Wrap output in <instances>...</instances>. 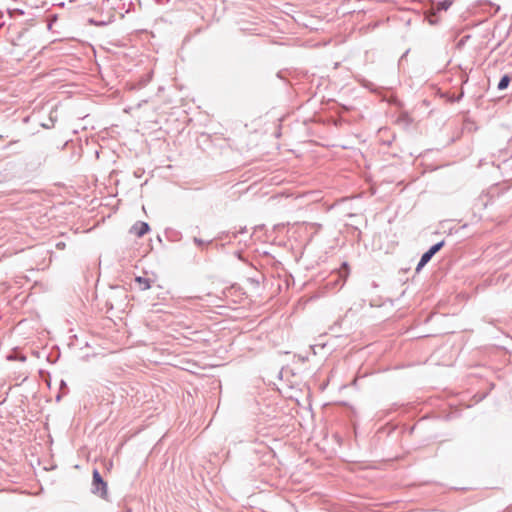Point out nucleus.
Returning <instances> with one entry per match:
<instances>
[{"mask_svg": "<svg viewBox=\"0 0 512 512\" xmlns=\"http://www.w3.org/2000/svg\"><path fill=\"white\" fill-rule=\"evenodd\" d=\"M29 29L19 25H9L7 28V40L13 46L25 47L29 43Z\"/></svg>", "mask_w": 512, "mask_h": 512, "instance_id": "obj_1", "label": "nucleus"}, {"mask_svg": "<svg viewBox=\"0 0 512 512\" xmlns=\"http://www.w3.org/2000/svg\"><path fill=\"white\" fill-rule=\"evenodd\" d=\"M91 492L100 497L101 499L106 500L108 496V486L107 482L103 479L101 473L98 469H94L92 473V487Z\"/></svg>", "mask_w": 512, "mask_h": 512, "instance_id": "obj_2", "label": "nucleus"}, {"mask_svg": "<svg viewBox=\"0 0 512 512\" xmlns=\"http://www.w3.org/2000/svg\"><path fill=\"white\" fill-rule=\"evenodd\" d=\"M445 245V240H441L435 244H433L426 252H424L416 266V272L419 273L433 258V256L438 253Z\"/></svg>", "mask_w": 512, "mask_h": 512, "instance_id": "obj_3", "label": "nucleus"}, {"mask_svg": "<svg viewBox=\"0 0 512 512\" xmlns=\"http://www.w3.org/2000/svg\"><path fill=\"white\" fill-rule=\"evenodd\" d=\"M349 274V265L347 262H343L340 268L332 275V277H335V279H331L329 284L338 285L341 288L345 284Z\"/></svg>", "mask_w": 512, "mask_h": 512, "instance_id": "obj_4", "label": "nucleus"}, {"mask_svg": "<svg viewBox=\"0 0 512 512\" xmlns=\"http://www.w3.org/2000/svg\"><path fill=\"white\" fill-rule=\"evenodd\" d=\"M150 231V226L147 222L137 221L130 229V233L137 237H142Z\"/></svg>", "mask_w": 512, "mask_h": 512, "instance_id": "obj_5", "label": "nucleus"}, {"mask_svg": "<svg viewBox=\"0 0 512 512\" xmlns=\"http://www.w3.org/2000/svg\"><path fill=\"white\" fill-rule=\"evenodd\" d=\"M7 360L9 361H20V362H25L26 361V356L21 353V351L19 350V348H14L11 353H9L7 355Z\"/></svg>", "mask_w": 512, "mask_h": 512, "instance_id": "obj_6", "label": "nucleus"}, {"mask_svg": "<svg viewBox=\"0 0 512 512\" xmlns=\"http://www.w3.org/2000/svg\"><path fill=\"white\" fill-rule=\"evenodd\" d=\"M165 236L168 239V241H170V242H178L182 238L181 232H179L175 229H172V228H167L165 230Z\"/></svg>", "mask_w": 512, "mask_h": 512, "instance_id": "obj_7", "label": "nucleus"}, {"mask_svg": "<svg viewBox=\"0 0 512 512\" xmlns=\"http://www.w3.org/2000/svg\"><path fill=\"white\" fill-rule=\"evenodd\" d=\"M135 282L139 285L140 290L145 291L151 288V280L146 277L137 276Z\"/></svg>", "mask_w": 512, "mask_h": 512, "instance_id": "obj_8", "label": "nucleus"}, {"mask_svg": "<svg viewBox=\"0 0 512 512\" xmlns=\"http://www.w3.org/2000/svg\"><path fill=\"white\" fill-rule=\"evenodd\" d=\"M511 82V76L509 74H504L498 84H497V89L500 90V91H503L505 89L508 88L509 84Z\"/></svg>", "mask_w": 512, "mask_h": 512, "instance_id": "obj_9", "label": "nucleus"}, {"mask_svg": "<svg viewBox=\"0 0 512 512\" xmlns=\"http://www.w3.org/2000/svg\"><path fill=\"white\" fill-rule=\"evenodd\" d=\"M361 85L366 88V89H369L370 91L372 92H376V86L374 85V83L366 80V79H362L361 80Z\"/></svg>", "mask_w": 512, "mask_h": 512, "instance_id": "obj_10", "label": "nucleus"}, {"mask_svg": "<svg viewBox=\"0 0 512 512\" xmlns=\"http://www.w3.org/2000/svg\"><path fill=\"white\" fill-rule=\"evenodd\" d=\"M452 5V1L451 0H442L438 3V7L440 10H448L450 8V6Z\"/></svg>", "mask_w": 512, "mask_h": 512, "instance_id": "obj_11", "label": "nucleus"}, {"mask_svg": "<svg viewBox=\"0 0 512 512\" xmlns=\"http://www.w3.org/2000/svg\"><path fill=\"white\" fill-rule=\"evenodd\" d=\"M464 96V91L461 89L460 93L458 95H453L448 98V100L452 103L459 102Z\"/></svg>", "mask_w": 512, "mask_h": 512, "instance_id": "obj_12", "label": "nucleus"}, {"mask_svg": "<svg viewBox=\"0 0 512 512\" xmlns=\"http://www.w3.org/2000/svg\"><path fill=\"white\" fill-rule=\"evenodd\" d=\"M9 15L10 17H17V16H22L24 15V11L21 10V9H13V10H9Z\"/></svg>", "mask_w": 512, "mask_h": 512, "instance_id": "obj_13", "label": "nucleus"}, {"mask_svg": "<svg viewBox=\"0 0 512 512\" xmlns=\"http://www.w3.org/2000/svg\"><path fill=\"white\" fill-rule=\"evenodd\" d=\"M246 227L240 228L238 231L228 232L227 235L232 234V238L236 239L238 237V234L246 233Z\"/></svg>", "mask_w": 512, "mask_h": 512, "instance_id": "obj_14", "label": "nucleus"}, {"mask_svg": "<svg viewBox=\"0 0 512 512\" xmlns=\"http://www.w3.org/2000/svg\"><path fill=\"white\" fill-rule=\"evenodd\" d=\"M60 392H63V394H67L68 393V386H67V383L65 380H61L60 381Z\"/></svg>", "mask_w": 512, "mask_h": 512, "instance_id": "obj_15", "label": "nucleus"}, {"mask_svg": "<svg viewBox=\"0 0 512 512\" xmlns=\"http://www.w3.org/2000/svg\"><path fill=\"white\" fill-rule=\"evenodd\" d=\"M39 375L44 379L45 377H48L50 379V373L46 370H39ZM48 385H50V381L48 382Z\"/></svg>", "mask_w": 512, "mask_h": 512, "instance_id": "obj_16", "label": "nucleus"}, {"mask_svg": "<svg viewBox=\"0 0 512 512\" xmlns=\"http://www.w3.org/2000/svg\"><path fill=\"white\" fill-rule=\"evenodd\" d=\"M193 242H194V244H196L197 246H202V245H204V243H205L203 239L198 238V237H194V238H193Z\"/></svg>", "mask_w": 512, "mask_h": 512, "instance_id": "obj_17", "label": "nucleus"}, {"mask_svg": "<svg viewBox=\"0 0 512 512\" xmlns=\"http://www.w3.org/2000/svg\"><path fill=\"white\" fill-rule=\"evenodd\" d=\"M56 247H57L58 249H63V248L65 247V243H64V242H58V243L56 244Z\"/></svg>", "mask_w": 512, "mask_h": 512, "instance_id": "obj_18", "label": "nucleus"}, {"mask_svg": "<svg viewBox=\"0 0 512 512\" xmlns=\"http://www.w3.org/2000/svg\"><path fill=\"white\" fill-rule=\"evenodd\" d=\"M59 356H60V353H58L57 357H56L54 360H52V359L50 358V356H48V357H47V360H48L49 362H51V363H55V362L57 361V359L59 358Z\"/></svg>", "mask_w": 512, "mask_h": 512, "instance_id": "obj_19", "label": "nucleus"}, {"mask_svg": "<svg viewBox=\"0 0 512 512\" xmlns=\"http://www.w3.org/2000/svg\"><path fill=\"white\" fill-rule=\"evenodd\" d=\"M63 392H59L57 395H56V401L59 402L63 396Z\"/></svg>", "mask_w": 512, "mask_h": 512, "instance_id": "obj_20", "label": "nucleus"}, {"mask_svg": "<svg viewBox=\"0 0 512 512\" xmlns=\"http://www.w3.org/2000/svg\"><path fill=\"white\" fill-rule=\"evenodd\" d=\"M16 143H17V141H11V142H9V143L4 147V149L9 148L10 146H12V145H14V144H16Z\"/></svg>", "mask_w": 512, "mask_h": 512, "instance_id": "obj_21", "label": "nucleus"}, {"mask_svg": "<svg viewBox=\"0 0 512 512\" xmlns=\"http://www.w3.org/2000/svg\"><path fill=\"white\" fill-rule=\"evenodd\" d=\"M123 512H131V508L126 507Z\"/></svg>", "mask_w": 512, "mask_h": 512, "instance_id": "obj_22", "label": "nucleus"}, {"mask_svg": "<svg viewBox=\"0 0 512 512\" xmlns=\"http://www.w3.org/2000/svg\"><path fill=\"white\" fill-rule=\"evenodd\" d=\"M44 128H49V123L43 124Z\"/></svg>", "mask_w": 512, "mask_h": 512, "instance_id": "obj_23", "label": "nucleus"}, {"mask_svg": "<svg viewBox=\"0 0 512 512\" xmlns=\"http://www.w3.org/2000/svg\"><path fill=\"white\" fill-rule=\"evenodd\" d=\"M44 128H49V123L43 124Z\"/></svg>", "mask_w": 512, "mask_h": 512, "instance_id": "obj_24", "label": "nucleus"}, {"mask_svg": "<svg viewBox=\"0 0 512 512\" xmlns=\"http://www.w3.org/2000/svg\"><path fill=\"white\" fill-rule=\"evenodd\" d=\"M236 254L239 257V259H241L240 252H237Z\"/></svg>", "mask_w": 512, "mask_h": 512, "instance_id": "obj_25", "label": "nucleus"}, {"mask_svg": "<svg viewBox=\"0 0 512 512\" xmlns=\"http://www.w3.org/2000/svg\"><path fill=\"white\" fill-rule=\"evenodd\" d=\"M4 23H0V28L3 26Z\"/></svg>", "mask_w": 512, "mask_h": 512, "instance_id": "obj_26", "label": "nucleus"}]
</instances>
